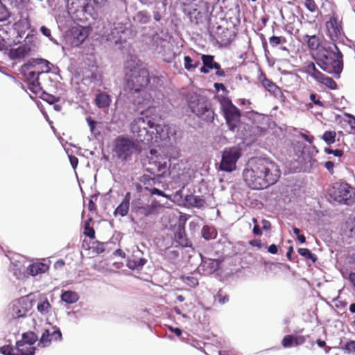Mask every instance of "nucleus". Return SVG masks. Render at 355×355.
Returning a JSON list of instances; mask_svg holds the SVG:
<instances>
[{
  "mask_svg": "<svg viewBox=\"0 0 355 355\" xmlns=\"http://www.w3.org/2000/svg\"><path fill=\"white\" fill-rule=\"evenodd\" d=\"M216 65L217 67H214L216 70V76L218 77H224L225 76V73L223 69H221L220 64L219 63H216Z\"/></svg>",
  "mask_w": 355,
  "mask_h": 355,
  "instance_id": "nucleus-54",
  "label": "nucleus"
},
{
  "mask_svg": "<svg viewBox=\"0 0 355 355\" xmlns=\"http://www.w3.org/2000/svg\"><path fill=\"white\" fill-rule=\"evenodd\" d=\"M249 244L253 247H257L259 249L262 248V243L259 239H253L250 241Z\"/></svg>",
  "mask_w": 355,
  "mask_h": 355,
  "instance_id": "nucleus-58",
  "label": "nucleus"
},
{
  "mask_svg": "<svg viewBox=\"0 0 355 355\" xmlns=\"http://www.w3.org/2000/svg\"><path fill=\"white\" fill-rule=\"evenodd\" d=\"M134 20L141 24H146L150 20V15L146 10L138 12L134 17Z\"/></svg>",
  "mask_w": 355,
  "mask_h": 355,
  "instance_id": "nucleus-33",
  "label": "nucleus"
},
{
  "mask_svg": "<svg viewBox=\"0 0 355 355\" xmlns=\"http://www.w3.org/2000/svg\"><path fill=\"white\" fill-rule=\"evenodd\" d=\"M324 152L327 153V154H329V155H334V156L336 157H342L343 155V150H340V149H336V150H333V149H331V148H324Z\"/></svg>",
  "mask_w": 355,
  "mask_h": 355,
  "instance_id": "nucleus-51",
  "label": "nucleus"
},
{
  "mask_svg": "<svg viewBox=\"0 0 355 355\" xmlns=\"http://www.w3.org/2000/svg\"><path fill=\"white\" fill-rule=\"evenodd\" d=\"M303 41L307 44L310 51H317L322 45V40L316 35L303 36Z\"/></svg>",
  "mask_w": 355,
  "mask_h": 355,
  "instance_id": "nucleus-21",
  "label": "nucleus"
},
{
  "mask_svg": "<svg viewBox=\"0 0 355 355\" xmlns=\"http://www.w3.org/2000/svg\"><path fill=\"white\" fill-rule=\"evenodd\" d=\"M150 182L155 184V180L153 179L148 180L147 182H144L145 189L148 191L151 195H157L160 196H166L164 191L159 190L157 188H149L148 185H151Z\"/></svg>",
  "mask_w": 355,
  "mask_h": 355,
  "instance_id": "nucleus-42",
  "label": "nucleus"
},
{
  "mask_svg": "<svg viewBox=\"0 0 355 355\" xmlns=\"http://www.w3.org/2000/svg\"><path fill=\"white\" fill-rule=\"evenodd\" d=\"M261 224H262V229L264 230H269L271 227V224H270V221H268L266 219L262 220Z\"/></svg>",
  "mask_w": 355,
  "mask_h": 355,
  "instance_id": "nucleus-62",
  "label": "nucleus"
},
{
  "mask_svg": "<svg viewBox=\"0 0 355 355\" xmlns=\"http://www.w3.org/2000/svg\"><path fill=\"white\" fill-rule=\"evenodd\" d=\"M31 308V301L28 296H24L11 303L9 306V312L13 318H24Z\"/></svg>",
  "mask_w": 355,
  "mask_h": 355,
  "instance_id": "nucleus-11",
  "label": "nucleus"
},
{
  "mask_svg": "<svg viewBox=\"0 0 355 355\" xmlns=\"http://www.w3.org/2000/svg\"><path fill=\"white\" fill-rule=\"evenodd\" d=\"M95 105L100 109H105L110 107L112 103L111 96L105 92H100L96 94L94 99Z\"/></svg>",
  "mask_w": 355,
  "mask_h": 355,
  "instance_id": "nucleus-24",
  "label": "nucleus"
},
{
  "mask_svg": "<svg viewBox=\"0 0 355 355\" xmlns=\"http://www.w3.org/2000/svg\"><path fill=\"white\" fill-rule=\"evenodd\" d=\"M324 166L331 175L334 174V163L333 162L327 161L324 164Z\"/></svg>",
  "mask_w": 355,
  "mask_h": 355,
  "instance_id": "nucleus-55",
  "label": "nucleus"
},
{
  "mask_svg": "<svg viewBox=\"0 0 355 355\" xmlns=\"http://www.w3.org/2000/svg\"><path fill=\"white\" fill-rule=\"evenodd\" d=\"M154 129L157 130L155 122L148 116L137 117L130 124V130L137 137V140L144 144L152 141Z\"/></svg>",
  "mask_w": 355,
  "mask_h": 355,
  "instance_id": "nucleus-6",
  "label": "nucleus"
},
{
  "mask_svg": "<svg viewBox=\"0 0 355 355\" xmlns=\"http://www.w3.org/2000/svg\"><path fill=\"white\" fill-rule=\"evenodd\" d=\"M327 35L329 38L336 41L339 39L343 33L342 22L338 20V15L334 13L329 20L326 22Z\"/></svg>",
  "mask_w": 355,
  "mask_h": 355,
  "instance_id": "nucleus-13",
  "label": "nucleus"
},
{
  "mask_svg": "<svg viewBox=\"0 0 355 355\" xmlns=\"http://www.w3.org/2000/svg\"><path fill=\"white\" fill-rule=\"evenodd\" d=\"M319 83L325 85L327 88L331 90L336 89L338 87L337 83L332 78L326 76L323 77Z\"/></svg>",
  "mask_w": 355,
  "mask_h": 355,
  "instance_id": "nucleus-43",
  "label": "nucleus"
},
{
  "mask_svg": "<svg viewBox=\"0 0 355 355\" xmlns=\"http://www.w3.org/2000/svg\"><path fill=\"white\" fill-rule=\"evenodd\" d=\"M125 77L127 87L132 93L142 92L150 83L148 69L133 63L128 62Z\"/></svg>",
  "mask_w": 355,
  "mask_h": 355,
  "instance_id": "nucleus-4",
  "label": "nucleus"
},
{
  "mask_svg": "<svg viewBox=\"0 0 355 355\" xmlns=\"http://www.w3.org/2000/svg\"><path fill=\"white\" fill-rule=\"evenodd\" d=\"M353 187L348 183L338 181L329 190L331 198L340 203L348 204L352 196Z\"/></svg>",
  "mask_w": 355,
  "mask_h": 355,
  "instance_id": "nucleus-9",
  "label": "nucleus"
},
{
  "mask_svg": "<svg viewBox=\"0 0 355 355\" xmlns=\"http://www.w3.org/2000/svg\"><path fill=\"white\" fill-rule=\"evenodd\" d=\"M270 44L272 47H276L280 44L286 42V39L284 37L272 36L269 38Z\"/></svg>",
  "mask_w": 355,
  "mask_h": 355,
  "instance_id": "nucleus-46",
  "label": "nucleus"
},
{
  "mask_svg": "<svg viewBox=\"0 0 355 355\" xmlns=\"http://www.w3.org/2000/svg\"><path fill=\"white\" fill-rule=\"evenodd\" d=\"M302 71L311 76L318 83L325 76L315 67V64L311 61L306 62L304 64Z\"/></svg>",
  "mask_w": 355,
  "mask_h": 355,
  "instance_id": "nucleus-17",
  "label": "nucleus"
},
{
  "mask_svg": "<svg viewBox=\"0 0 355 355\" xmlns=\"http://www.w3.org/2000/svg\"><path fill=\"white\" fill-rule=\"evenodd\" d=\"M214 87L216 89V90L217 91H220V90H222L223 92H225V94H227L228 92L226 87L225 86L224 84L223 83H215L214 84Z\"/></svg>",
  "mask_w": 355,
  "mask_h": 355,
  "instance_id": "nucleus-56",
  "label": "nucleus"
},
{
  "mask_svg": "<svg viewBox=\"0 0 355 355\" xmlns=\"http://www.w3.org/2000/svg\"><path fill=\"white\" fill-rule=\"evenodd\" d=\"M141 152L137 141L125 136H118L112 146V157L120 163H127L132 160Z\"/></svg>",
  "mask_w": 355,
  "mask_h": 355,
  "instance_id": "nucleus-3",
  "label": "nucleus"
},
{
  "mask_svg": "<svg viewBox=\"0 0 355 355\" xmlns=\"http://www.w3.org/2000/svg\"><path fill=\"white\" fill-rule=\"evenodd\" d=\"M95 250L97 253L101 254L105 251L103 243H98L95 247Z\"/></svg>",
  "mask_w": 355,
  "mask_h": 355,
  "instance_id": "nucleus-64",
  "label": "nucleus"
},
{
  "mask_svg": "<svg viewBox=\"0 0 355 355\" xmlns=\"http://www.w3.org/2000/svg\"><path fill=\"white\" fill-rule=\"evenodd\" d=\"M268 251L272 254H277L278 252L277 246L275 244H272L268 248Z\"/></svg>",
  "mask_w": 355,
  "mask_h": 355,
  "instance_id": "nucleus-63",
  "label": "nucleus"
},
{
  "mask_svg": "<svg viewBox=\"0 0 355 355\" xmlns=\"http://www.w3.org/2000/svg\"><path fill=\"white\" fill-rule=\"evenodd\" d=\"M40 31H41V33L44 36H46V37H47L51 39V30L49 28H48L45 26H42L40 28Z\"/></svg>",
  "mask_w": 355,
  "mask_h": 355,
  "instance_id": "nucleus-57",
  "label": "nucleus"
},
{
  "mask_svg": "<svg viewBox=\"0 0 355 355\" xmlns=\"http://www.w3.org/2000/svg\"><path fill=\"white\" fill-rule=\"evenodd\" d=\"M89 29L88 27L81 26H74L71 29V35L72 37L71 44L74 46L81 44L88 37Z\"/></svg>",
  "mask_w": 355,
  "mask_h": 355,
  "instance_id": "nucleus-15",
  "label": "nucleus"
},
{
  "mask_svg": "<svg viewBox=\"0 0 355 355\" xmlns=\"http://www.w3.org/2000/svg\"><path fill=\"white\" fill-rule=\"evenodd\" d=\"M297 252L306 259L311 260L313 263L318 260L317 256L312 253L308 248H299Z\"/></svg>",
  "mask_w": 355,
  "mask_h": 355,
  "instance_id": "nucleus-35",
  "label": "nucleus"
},
{
  "mask_svg": "<svg viewBox=\"0 0 355 355\" xmlns=\"http://www.w3.org/2000/svg\"><path fill=\"white\" fill-rule=\"evenodd\" d=\"M130 200V193L128 192L121 204L114 210V214L115 216L119 215L122 217L126 216L129 211Z\"/></svg>",
  "mask_w": 355,
  "mask_h": 355,
  "instance_id": "nucleus-22",
  "label": "nucleus"
},
{
  "mask_svg": "<svg viewBox=\"0 0 355 355\" xmlns=\"http://www.w3.org/2000/svg\"><path fill=\"white\" fill-rule=\"evenodd\" d=\"M259 80L261 83L262 86L272 95L274 96L281 103H284L286 100V97L284 94L282 89L278 87L271 80L268 79L265 74H261Z\"/></svg>",
  "mask_w": 355,
  "mask_h": 355,
  "instance_id": "nucleus-12",
  "label": "nucleus"
},
{
  "mask_svg": "<svg viewBox=\"0 0 355 355\" xmlns=\"http://www.w3.org/2000/svg\"><path fill=\"white\" fill-rule=\"evenodd\" d=\"M281 176L279 166L266 159L251 160L243 171V180L252 189H264L275 184Z\"/></svg>",
  "mask_w": 355,
  "mask_h": 355,
  "instance_id": "nucleus-1",
  "label": "nucleus"
},
{
  "mask_svg": "<svg viewBox=\"0 0 355 355\" xmlns=\"http://www.w3.org/2000/svg\"><path fill=\"white\" fill-rule=\"evenodd\" d=\"M218 41L224 45H227L231 43L232 38L230 32L228 29L223 31L221 33L218 35Z\"/></svg>",
  "mask_w": 355,
  "mask_h": 355,
  "instance_id": "nucleus-39",
  "label": "nucleus"
},
{
  "mask_svg": "<svg viewBox=\"0 0 355 355\" xmlns=\"http://www.w3.org/2000/svg\"><path fill=\"white\" fill-rule=\"evenodd\" d=\"M174 241L177 245L187 247L189 245V240L187 239L184 227L179 226L175 232Z\"/></svg>",
  "mask_w": 355,
  "mask_h": 355,
  "instance_id": "nucleus-20",
  "label": "nucleus"
},
{
  "mask_svg": "<svg viewBox=\"0 0 355 355\" xmlns=\"http://www.w3.org/2000/svg\"><path fill=\"white\" fill-rule=\"evenodd\" d=\"M83 11L85 13H89V15L92 16V12L94 11V8L92 5L87 3L83 7Z\"/></svg>",
  "mask_w": 355,
  "mask_h": 355,
  "instance_id": "nucleus-61",
  "label": "nucleus"
},
{
  "mask_svg": "<svg viewBox=\"0 0 355 355\" xmlns=\"http://www.w3.org/2000/svg\"><path fill=\"white\" fill-rule=\"evenodd\" d=\"M49 266L42 262H37L31 264L27 268V273L32 276H35L39 274L44 273L48 271Z\"/></svg>",
  "mask_w": 355,
  "mask_h": 355,
  "instance_id": "nucleus-23",
  "label": "nucleus"
},
{
  "mask_svg": "<svg viewBox=\"0 0 355 355\" xmlns=\"http://www.w3.org/2000/svg\"><path fill=\"white\" fill-rule=\"evenodd\" d=\"M187 104L191 112L202 121L207 123L214 121L216 114L207 97L198 94H191Z\"/></svg>",
  "mask_w": 355,
  "mask_h": 355,
  "instance_id": "nucleus-5",
  "label": "nucleus"
},
{
  "mask_svg": "<svg viewBox=\"0 0 355 355\" xmlns=\"http://www.w3.org/2000/svg\"><path fill=\"white\" fill-rule=\"evenodd\" d=\"M78 295L75 291H67L62 293L61 299L66 303L73 304L78 300Z\"/></svg>",
  "mask_w": 355,
  "mask_h": 355,
  "instance_id": "nucleus-30",
  "label": "nucleus"
},
{
  "mask_svg": "<svg viewBox=\"0 0 355 355\" xmlns=\"http://www.w3.org/2000/svg\"><path fill=\"white\" fill-rule=\"evenodd\" d=\"M304 6L306 8L311 12H315L318 8L314 0H305Z\"/></svg>",
  "mask_w": 355,
  "mask_h": 355,
  "instance_id": "nucleus-47",
  "label": "nucleus"
},
{
  "mask_svg": "<svg viewBox=\"0 0 355 355\" xmlns=\"http://www.w3.org/2000/svg\"><path fill=\"white\" fill-rule=\"evenodd\" d=\"M13 8H20L23 6V0H7Z\"/></svg>",
  "mask_w": 355,
  "mask_h": 355,
  "instance_id": "nucleus-53",
  "label": "nucleus"
},
{
  "mask_svg": "<svg viewBox=\"0 0 355 355\" xmlns=\"http://www.w3.org/2000/svg\"><path fill=\"white\" fill-rule=\"evenodd\" d=\"M35 347L20 341L16 343V355H35Z\"/></svg>",
  "mask_w": 355,
  "mask_h": 355,
  "instance_id": "nucleus-25",
  "label": "nucleus"
},
{
  "mask_svg": "<svg viewBox=\"0 0 355 355\" xmlns=\"http://www.w3.org/2000/svg\"><path fill=\"white\" fill-rule=\"evenodd\" d=\"M185 199L188 204L193 207L202 208L206 205L205 200L198 196L189 195Z\"/></svg>",
  "mask_w": 355,
  "mask_h": 355,
  "instance_id": "nucleus-28",
  "label": "nucleus"
},
{
  "mask_svg": "<svg viewBox=\"0 0 355 355\" xmlns=\"http://www.w3.org/2000/svg\"><path fill=\"white\" fill-rule=\"evenodd\" d=\"M302 71L311 76L318 83L325 76L315 67V64L311 61L306 62L304 64Z\"/></svg>",
  "mask_w": 355,
  "mask_h": 355,
  "instance_id": "nucleus-16",
  "label": "nucleus"
},
{
  "mask_svg": "<svg viewBox=\"0 0 355 355\" xmlns=\"http://www.w3.org/2000/svg\"><path fill=\"white\" fill-rule=\"evenodd\" d=\"M306 338L304 336L286 335L284 337L282 345L284 348H289L293 346H297L304 344Z\"/></svg>",
  "mask_w": 355,
  "mask_h": 355,
  "instance_id": "nucleus-19",
  "label": "nucleus"
},
{
  "mask_svg": "<svg viewBox=\"0 0 355 355\" xmlns=\"http://www.w3.org/2000/svg\"><path fill=\"white\" fill-rule=\"evenodd\" d=\"M62 339V333L59 328L52 327L51 330L45 329L40 339L39 345L49 346L53 340L57 341Z\"/></svg>",
  "mask_w": 355,
  "mask_h": 355,
  "instance_id": "nucleus-14",
  "label": "nucleus"
},
{
  "mask_svg": "<svg viewBox=\"0 0 355 355\" xmlns=\"http://www.w3.org/2000/svg\"><path fill=\"white\" fill-rule=\"evenodd\" d=\"M202 236L205 240H212L217 237L218 232L214 226L204 225L201 230Z\"/></svg>",
  "mask_w": 355,
  "mask_h": 355,
  "instance_id": "nucleus-29",
  "label": "nucleus"
},
{
  "mask_svg": "<svg viewBox=\"0 0 355 355\" xmlns=\"http://www.w3.org/2000/svg\"><path fill=\"white\" fill-rule=\"evenodd\" d=\"M241 157L240 150L235 148H225L223 152L220 169L226 172H232L236 169V164Z\"/></svg>",
  "mask_w": 355,
  "mask_h": 355,
  "instance_id": "nucleus-10",
  "label": "nucleus"
},
{
  "mask_svg": "<svg viewBox=\"0 0 355 355\" xmlns=\"http://www.w3.org/2000/svg\"><path fill=\"white\" fill-rule=\"evenodd\" d=\"M87 123H88L89 126L90 130L92 132H93L94 130L95 127H96V121L93 120L91 116H88L87 118Z\"/></svg>",
  "mask_w": 355,
  "mask_h": 355,
  "instance_id": "nucleus-59",
  "label": "nucleus"
},
{
  "mask_svg": "<svg viewBox=\"0 0 355 355\" xmlns=\"http://www.w3.org/2000/svg\"><path fill=\"white\" fill-rule=\"evenodd\" d=\"M300 136L302 138H303L305 141H308L309 144H312L313 141L314 137L312 135H308L305 133L301 132Z\"/></svg>",
  "mask_w": 355,
  "mask_h": 355,
  "instance_id": "nucleus-60",
  "label": "nucleus"
},
{
  "mask_svg": "<svg viewBox=\"0 0 355 355\" xmlns=\"http://www.w3.org/2000/svg\"><path fill=\"white\" fill-rule=\"evenodd\" d=\"M334 48L336 51L333 52V57L323 55L318 59L316 63L324 71L339 78L343 69V54L336 45H334Z\"/></svg>",
  "mask_w": 355,
  "mask_h": 355,
  "instance_id": "nucleus-8",
  "label": "nucleus"
},
{
  "mask_svg": "<svg viewBox=\"0 0 355 355\" xmlns=\"http://www.w3.org/2000/svg\"><path fill=\"white\" fill-rule=\"evenodd\" d=\"M180 279L190 287L194 288L198 285V279L193 275L186 276L182 275Z\"/></svg>",
  "mask_w": 355,
  "mask_h": 355,
  "instance_id": "nucleus-41",
  "label": "nucleus"
},
{
  "mask_svg": "<svg viewBox=\"0 0 355 355\" xmlns=\"http://www.w3.org/2000/svg\"><path fill=\"white\" fill-rule=\"evenodd\" d=\"M10 17L7 8L0 2V21L6 20Z\"/></svg>",
  "mask_w": 355,
  "mask_h": 355,
  "instance_id": "nucleus-49",
  "label": "nucleus"
},
{
  "mask_svg": "<svg viewBox=\"0 0 355 355\" xmlns=\"http://www.w3.org/2000/svg\"><path fill=\"white\" fill-rule=\"evenodd\" d=\"M309 98L310 100L313 102V103H314L315 105H318L319 107L324 106V103L320 100V96H318V94L312 93L311 94Z\"/></svg>",
  "mask_w": 355,
  "mask_h": 355,
  "instance_id": "nucleus-50",
  "label": "nucleus"
},
{
  "mask_svg": "<svg viewBox=\"0 0 355 355\" xmlns=\"http://www.w3.org/2000/svg\"><path fill=\"white\" fill-rule=\"evenodd\" d=\"M201 60L202 61L203 65L207 67L209 69H213L214 67H217L216 64L217 62H214V57L211 55H202Z\"/></svg>",
  "mask_w": 355,
  "mask_h": 355,
  "instance_id": "nucleus-40",
  "label": "nucleus"
},
{
  "mask_svg": "<svg viewBox=\"0 0 355 355\" xmlns=\"http://www.w3.org/2000/svg\"><path fill=\"white\" fill-rule=\"evenodd\" d=\"M31 51V49L26 45H21L16 49H10L9 56L11 59L15 60L24 58Z\"/></svg>",
  "mask_w": 355,
  "mask_h": 355,
  "instance_id": "nucleus-26",
  "label": "nucleus"
},
{
  "mask_svg": "<svg viewBox=\"0 0 355 355\" xmlns=\"http://www.w3.org/2000/svg\"><path fill=\"white\" fill-rule=\"evenodd\" d=\"M184 66L187 71H191L197 68L199 64V61H194L190 56L185 55L184 58Z\"/></svg>",
  "mask_w": 355,
  "mask_h": 355,
  "instance_id": "nucleus-38",
  "label": "nucleus"
},
{
  "mask_svg": "<svg viewBox=\"0 0 355 355\" xmlns=\"http://www.w3.org/2000/svg\"><path fill=\"white\" fill-rule=\"evenodd\" d=\"M0 352L3 355H16V346L3 345L0 348Z\"/></svg>",
  "mask_w": 355,
  "mask_h": 355,
  "instance_id": "nucleus-45",
  "label": "nucleus"
},
{
  "mask_svg": "<svg viewBox=\"0 0 355 355\" xmlns=\"http://www.w3.org/2000/svg\"><path fill=\"white\" fill-rule=\"evenodd\" d=\"M92 221V218H89L84 224V234L89 239L95 238V230L90 226V223Z\"/></svg>",
  "mask_w": 355,
  "mask_h": 355,
  "instance_id": "nucleus-37",
  "label": "nucleus"
},
{
  "mask_svg": "<svg viewBox=\"0 0 355 355\" xmlns=\"http://www.w3.org/2000/svg\"><path fill=\"white\" fill-rule=\"evenodd\" d=\"M37 311L42 315L48 314L51 309V305L46 297L40 299L37 306Z\"/></svg>",
  "mask_w": 355,
  "mask_h": 355,
  "instance_id": "nucleus-32",
  "label": "nucleus"
},
{
  "mask_svg": "<svg viewBox=\"0 0 355 355\" xmlns=\"http://www.w3.org/2000/svg\"><path fill=\"white\" fill-rule=\"evenodd\" d=\"M215 299L218 300L220 304H224L229 302V295L222 289H220L215 296Z\"/></svg>",
  "mask_w": 355,
  "mask_h": 355,
  "instance_id": "nucleus-44",
  "label": "nucleus"
},
{
  "mask_svg": "<svg viewBox=\"0 0 355 355\" xmlns=\"http://www.w3.org/2000/svg\"><path fill=\"white\" fill-rule=\"evenodd\" d=\"M336 132L333 130L325 131L322 136V139L327 144L331 145L336 141Z\"/></svg>",
  "mask_w": 355,
  "mask_h": 355,
  "instance_id": "nucleus-36",
  "label": "nucleus"
},
{
  "mask_svg": "<svg viewBox=\"0 0 355 355\" xmlns=\"http://www.w3.org/2000/svg\"><path fill=\"white\" fill-rule=\"evenodd\" d=\"M342 349L348 354L355 352V340L347 342Z\"/></svg>",
  "mask_w": 355,
  "mask_h": 355,
  "instance_id": "nucleus-48",
  "label": "nucleus"
},
{
  "mask_svg": "<svg viewBox=\"0 0 355 355\" xmlns=\"http://www.w3.org/2000/svg\"><path fill=\"white\" fill-rule=\"evenodd\" d=\"M345 116L348 118L347 123L350 125L352 129L355 130V116L350 114H346Z\"/></svg>",
  "mask_w": 355,
  "mask_h": 355,
  "instance_id": "nucleus-52",
  "label": "nucleus"
},
{
  "mask_svg": "<svg viewBox=\"0 0 355 355\" xmlns=\"http://www.w3.org/2000/svg\"><path fill=\"white\" fill-rule=\"evenodd\" d=\"M21 337V340H19L20 342L27 343L28 345L33 346L38 340L37 334L31 331L23 333Z\"/></svg>",
  "mask_w": 355,
  "mask_h": 355,
  "instance_id": "nucleus-31",
  "label": "nucleus"
},
{
  "mask_svg": "<svg viewBox=\"0 0 355 355\" xmlns=\"http://www.w3.org/2000/svg\"><path fill=\"white\" fill-rule=\"evenodd\" d=\"M51 63L42 58H32L21 67L23 74L28 83V89L36 96L44 94L40 76L51 71Z\"/></svg>",
  "mask_w": 355,
  "mask_h": 355,
  "instance_id": "nucleus-2",
  "label": "nucleus"
},
{
  "mask_svg": "<svg viewBox=\"0 0 355 355\" xmlns=\"http://www.w3.org/2000/svg\"><path fill=\"white\" fill-rule=\"evenodd\" d=\"M146 260L144 258L138 259H130L127 262V266L132 270L139 269L145 265Z\"/></svg>",
  "mask_w": 355,
  "mask_h": 355,
  "instance_id": "nucleus-34",
  "label": "nucleus"
},
{
  "mask_svg": "<svg viewBox=\"0 0 355 355\" xmlns=\"http://www.w3.org/2000/svg\"><path fill=\"white\" fill-rule=\"evenodd\" d=\"M149 165L150 167L148 170L157 177L164 176L167 171L166 162H161L160 161L155 160L150 162Z\"/></svg>",
  "mask_w": 355,
  "mask_h": 355,
  "instance_id": "nucleus-18",
  "label": "nucleus"
},
{
  "mask_svg": "<svg viewBox=\"0 0 355 355\" xmlns=\"http://www.w3.org/2000/svg\"><path fill=\"white\" fill-rule=\"evenodd\" d=\"M158 207L155 204L147 205L138 207L137 212L144 217L157 214Z\"/></svg>",
  "mask_w": 355,
  "mask_h": 355,
  "instance_id": "nucleus-27",
  "label": "nucleus"
},
{
  "mask_svg": "<svg viewBox=\"0 0 355 355\" xmlns=\"http://www.w3.org/2000/svg\"><path fill=\"white\" fill-rule=\"evenodd\" d=\"M216 99L220 105V110L226 121L229 129L234 131L241 123V112L232 101L223 95L216 96Z\"/></svg>",
  "mask_w": 355,
  "mask_h": 355,
  "instance_id": "nucleus-7",
  "label": "nucleus"
}]
</instances>
